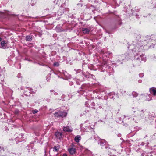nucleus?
<instances>
[{
  "label": "nucleus",
  "instance_id": "nucleus-1",
  "mask_svg": "<svg viewBox=\"0 0 156 156\" xmlns=\"http://www.w3.org/2000/svg\"><path fill=\"white\" fill-rule=\"evenodd\" d=\"M67 113L65 112H56L55 114V116L56 117H65Z\"/></svg>",
  "mask_w": 156,
  "mask_h": 156
},
{
  "label": "nucleus",
  "instance_id": "nucleus-2",
  "mask_svg": "<svg viewBox=\"0 0 156 156\" xmlns=\"http://www.w3.org/2000/svg\"><path fill=\"white\" fill-rule=\"evenodd\" d=\"M2 48H6L7 47V42L5 41H2L1 43Z\"/></svg>",
  "mask_w": 156,
  "mask_h": 156
},
{
  "label": "nucleus",
  "instance_id": "nucleus-3",
  "mask_svg": "<svg viewBox=\"0 0 156 156\" xmlns=\"http://www.w3.org/2000/svg\"><path fill=\"white\" fill-rule=\"evenodd\" d=\"M68 150L70 154L72 155L74 154L76 152V149L74 148H69Z\"/></svg>",
  "mask_w": 156,
  "mask_h": 156
},
{
  "label": "nucleus",
  "instance_id": "nucleus-4",
  "mask_svg": "<svg viewBox=\"0 0 156 156\" xmlns=\"http://www.w3.org/2000/svg\"><path fill=\"white\" fill-rule=\"evenodd\" d=\"M63 130L64 131L67 132H71L72 131V128H70L69 126L64 127Z\"/></svg>",
  "mask_w": 156,
  "mask_h": 156
},
{
  "label": "nucleus",
  "instance_id": "nucleus-5",
  "mask_svg": "<svg viewBox=\"0 0 156 156\" xmlns=\"http://www.w3.org/2000/svg\"><path fill=\"white\" fill-rule=\"evenodd\" d=\"M150 91L151 93H153L154 95H156V88L154 87L150 89Z\"/></svg>",
  "mask_w": 156,
  "mask_h": 156
},
{
  "label": "nucleus",
  "instance_id": "nucleus-6",
  "mask_svg": "<svg viewBox=\"0 0 156 156\" xmlns=\"http://www.w3.org/2000/svg\"><path fill=\"white\" fill-rule=\"evenodd\" d=\"M62 135V134L61 133L58 132H56L55 133V136L59 139H60L61 138Z\"/></svg>",
  "mask_w": 156,
  "mask_h": 156
},
{
  "label": "nucleus",
  "instance_id": "nucleus-7",
  "mask_svg": "<svg viewBox=\"0 0 156 156\" xmlns=\"http://www.w3.org/2000/svg\"><path fill=\"white\" fill-rule=\"evenodd\" d=\"M81 138L80 135L76 136L75 138V141L76 142H79L81 140Z\"/></svg>",
  "mask_w": 156,
  "mask_h": 156
},
{
  "label": "nucleus",
  "instance_id": "nucleus-8",
  "mask_svg": "<svg viewBox=\"0 0 156 156\" xmlns=\"http://www.w3.org/2000/svg\"><path fill=\"white\" fill-rule=\"evenodd\" d=\"M82 30L84 33H88L90 31V30L87 28H83Z\"/></svg>",
  "mask_w": 156,
  "mask_h": 156
},
{
  "label": "nucleus",
  "instance_id": "nucleus-9",
  "mask_svg": "<svg viewBox=\"0 0 156 156\" xmlns=\"http://www.w3.org/2000/svg\"><path fill=\"white\" fill-rule=\"evenodd\" d=\"M26 39L27 41H30L32 39V37L30 36H27L26 37Z\"/></svg>",
  "mask_w": 156,
  "mask_h": 156
},
{
  "label": "nucleus",
  "instance_id": "nucleus-10",
  "mask_svg": "<svg viewBox=\"0 0 156 156\" xmlns=\"http://www.w3.org/2000/svg\"><path fill=\"white\" fill-rule=\"evenodd\" d=\"M59 149V147H55L53 148V151H54L57 152L58 151Z\"/></svg>",
  "mask_w": 156,
  "mask_h": 156
},
{
  "label": "nucleus",
  "instance_id": "nucleus-11",
  "mask_svg": "<svg viewBox=\"0 0 156 156\" xmlns=\"http://www.w3.org/2000/svg\"><path fill=\"white\" fill-rule=\"evenodd\" d=\"M134 97H136L137 96V93L135 92H133L132 93Z\"/></svg>",
  "mask_w": 156,
  "mask_h": 156
},
{
  "label": "nucleus",
  "instance_id": "nucleus-12",
  "mask_svg": "<svg viewBox=\"0 0 156 156\" xmlns=\"http://www.w3.org/2000/svg\"><path fill=\"white\" fill-rule=\"evenodd\" d=\"M59 64L57 62H55V63H54V66H59Z\"/></svg>",
  "mask_w": 156,
  "mask_h": 156
},
{
  "label": "nucleus",
  "instance_id": "nucleus-13",
  "mask_svg": "<svg viewBox=\"0 0 156 156\" xmlns=\"http://www.w3.org/2000/svg\"><path fill=\"white\" fill-rule=\"evenodd\" d=\"M38 112L37 110H34L33 112V113L34 114H35Z\"/></svg>",
  "mask_w": 156,
  "mask_h": 156
},
{
  "label": "nucleus",
  "instance_id": "nucleus-14",
  "mask_svg": "<svg viewBox=\"0 0 156 156\" xmlns=\"http://www.w3.org/2000/svg\"><path fill=\"white\" fill-rule=\"evenodd\" d=\"M63 156H67V155L66 154H63Z\"/></svg>",
  "mask_w": 156,
  "mask_h": 156
},
{
  "label": "nucleus",
  "instance_id": "nucleus-15",
  "mask_svg": "<svg viewBox=\"0 0 156 156\" xmlns=\"http://www.w3.org/2000/svg\"><path fill=\"white\" fill-rule=\"evenodd\" d=\"M2 39H1V38H0V41H1Z\"/></svg>",
  "mask_w": 156,
  "mask_h": 156
}]
</instances>
